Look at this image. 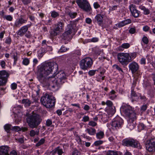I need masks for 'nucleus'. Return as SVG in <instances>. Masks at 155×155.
I'll list each match as a JSON object with an SVG mask.
<instances>
[{"label": "nucleus", "instance_id": "nucleus-34", "mask_svg": "<svg viewBox=\"0 0 155 155\" xmlns=\"http://www.w3.org/2000/svg\"><path fill=\"white\" fill-rule=\"evenodd\" d=\"M94 52L95 54L97 55H99L101 54H102L103 53V50L98 48H96Z\"/></svg>", "mask_w": 155, "mask_h": 155}, {"label": "nucleus", "instance_id": "nucleus-48", "mask_svg": "<svg viewBox=\"0 0 155 155\" xmlns=\"http://www.w3.org/2000/svg\"><path fill=\"white\" fill-rule=\"evenodd\" d=\"M17 84L15 83H13L11 85V87L12 90H15L17 88Z\"/></svg>", "mask_w": 155, "mask_h": 155}, {"label": "nucleus", "instance_id": "nucleus-7", "mask_svg": "<svg viewBox=\"0 0 155 155\" xmlns=\"http://www.w3.org/2000/svg\"><path fill=\"white\" fill-rule=\"evenodd\" d=\"M117 58L119 62L122 65L127 66L129 63L132 61L131 57L129 53H119L117 54Z\"/></svg>", "mask_w": 155, "mask_h": 155}, {"label": "nucleus", "instance_id": "nucleus-29", "mask_svg": "<svg viewBox=\"0 0 155 155\" xmlns=\"http://www.w3.org/2000/svg\"><path fill=\"white\" fill-rule=\"evenodd\" d=\"M22 104H24L25 106L26 107L29 106L31 104V101L28 99H23L22 100Z\"/></svg>", "mask_w": 155, "mask_h": 155}, {"label": "nucleus", "instance_id": "nucleus-46", "mask_svg": "<svg viewBox=\"0 0 155 155\" xmlns=\"http://www.w3.org/2000/svg\"><path fill=\"white\" fill-rule=\"evenodd\" d=\"M97 70V71L99 72L100 74L102 75H103L105 72V70L104 69L101 68V67L99 68Z\"/></svg>", "mask_w": 155, "mask_h": 155}, {"label": "nucleus", "instance_id": "nucleus-32", "mask_svg": "<svg viewBox=\"0 0 155 155\" xmlns=\"http://www.w3.org/2000/svg\"><path fill=\"white\" fill-rule=\"evenodd\" d=\"M39 133V130H37L35 131L34 130H31L30 132V136L33 137L35 135H38Z\"/></svg>", "mask_w": 155, "mask_h": 155}, {"label": "nucleus", "instance_id": "nucleus-33", "mask_svg": "<svg viewBox=\"0 0 155 155\" xmlns=\"http://www.w3.org/2000/svg\"><path fill=\"white\" fill-rule=\"evenodd\" d=\"M28 17L29 18V19L30 21H32V22H35V17L34 15L33 14H28Z\"/></svg>", "mask_w": 155, "mask_h": 155}, {"label": "nucleus", "instance_id": "nucleus-11", "mask_svg": "<svg viewBox=\"0 0 155 155\" xmlns=\"http://www.w3.org/2000/svg\"><path fill=\"white\" fill-rule=\"evenodd\" d=\"M93 62L91 59L87 57L81 60L80 61V65L81 69L85 70L90 68Z\"/></svg>", "mask_w": 155, "mask_h": 155}, {"label": "nucleus", "instance_id": "nucleus-43", "mask_svg": "<svg viewBox=\"0 0 155 155\" xmlns=\"http://www.w3.org/2000/svg\"><path fill=\"white\" fill-rule=\"evenodd\" d=\"M13 58L14 59V64L15 65L16 64L17 61L18 60L17 54V53H14L12 55Z\"/></svg>", "mask_w": 155, "mask_h": 155}, {"label": "nucleus", "instance_id": "nucleus-16", "mask_svg": "<svg viewBox=\"0 0 155 155\" xmlns=\"http://www.w3.org/2000/svg\"><path fill=\"white\" fill-rule=\"evenodd\" d=\"M68 29L63 33L61 36V38L64 40L68 39L71 33L73 28L71 25H68Z\"/></svg>", "mask_w": 155, "mask_h": 155}, {"label": "nucleus", "instance_id": "nucleus-58", "mask_svg": "<svg viewBox=\"0 0 155 155\" xmlns=\"http://www.w3.org/2000/svg\"><path fill=\"white\" fill-rule=\"evenodd\" d=\"M96 71H97V70H90L89 71L88 74L90 76H93L94 75Z\"/></svg>", "mask_w": 155, "mask_h": 155}, {"label": "nucleus", "instance_id": "nucleus-64", "mask_svg": "<svg viewBox=\"0 0 155 155\" xmlns=\"http://www.w3.org/2000/svg\"><path fill=\"white\" fill-rule=\"evenodd\" d=\"M136 32V30L134 28H131L129 30V32L131 34H134Z\"/></svg>", "mask_w": 155, "mask_h": 155}, {"label": "nucleus", "instance_id": "nucleus-61", "mask_svg": "<svg viewBox=\"0 0 155 155\" xmlns=\"http://www.w3.org/2000/svg\"><path fill=\"white\" fill-rule=\"evenodd\" d=\"M46 40H44L42 41V48H45L47 46L46 44Z\"/></svg>", "mask_w": 155, "mask_h": 155}, {"label": "nucleus", "instance_id": "nucleus-55", "mask_svg": "<svg viewBox=\"0 0 155 155\" xmlns=\"http://www.w3.org/2000/svg\"><path fill=\"white\" fill-rule=\"evenodd\" d=\"M146 58H142L140 61V63L141 64L145 65L146 63Z\"/></svg>", "mask_w": 155, "mask_h": 155}, {"label": "nucleus", "instance_id": "nucleus-19", "mask_svg": "<svg viewBox=\"0 0 155 155\" xmlns=\"http://www.w3.org/2000/svg\"><path fill=\"white\" fill-rule=\"evenodd\" d=\"M129 8L132 15L135 18L139 17V12L136 9L135 6L133 5H131L129 6Z\"/></svg>", "mask_w": 155, "mask_h": 155}, {"label": "nucleus", "instance_id": "nucleus-45", "mask_svg": "<svg viewBox=\"0 0 155 155\" xmlns=\"http://www.w3.org/2000/svg\"><path fill=\"white\" fill-rule=\"evenodd\" d=\"M69 49V48H66L64 46H62L58 52H65Z\"/></svg>", "mask_w": 155, "mask_h": 155}, {"label": "nucleus", "instance_id": "nucleus-28", "mask_svg": "<svg viewBox=\"0 0 155 155\" xmlns=\"http://www.w3.org/2000/svg\"><path fill=\"white\" fill-rule=\"evenodd\" d=\"M96 134L97 138L99 139L103 138L104 135V132L102 131H99Z\"/></svg>", "mask_w": 155, "mask_h": 155}, {"label": "nucleus", "instance_id": "nucleus-59", "mask_svg": "<svg viewBox=\"0 0 155 155\" xmlns=\"http://www.w3.org/2000/svg\"><path fill=\"white\" fill-rule=\"evenodd\" d=\"M11 38L10 37H8L6 38V40L5 41V43L8 44H10L11 43Z\"/></svg>", "mask_w": 155, "mask_h": 155}, {"label": "nucleus", "instance_id": "nucleus-44", "mask_svg": "<svg viewBox=\"0 0 155 155\" xmlns=\"http://www.w3.org/2000/svg\"><path fill=\"white\" fill-rule=\"evenodd\" d=\"M45 141V139L43 138L41 139L39 141L36 143V146L38 147L43 144Z\"/></svg>", "mask_w": 155, "mask_h": 155}, {"label": "nucleus", "instance_id": "nucleus-36", "mask_svg": "<svg viewBox=\"0 0 155 155\" xmlns=\"http://www.w3.org/2000/svg\"><path fill=\"white\" fill-rule=\"evenodd\" d=\"M130 46V44L127 43H124L122 44L121 46L119 48H123L124 49H127Z\"/></svg>", "mask_w": 155, "mask_h": 155}, {"label": "nucleus", "instance_id": "nucleus-2", "mask_svg": "<svg viewBox=\"0 0 155 155\" xmlns=\"http://www.w3.org/2000/svg\"><path fill=\"white\" fill-rule=\"evenodd\" d=\"M48 78V85L53 91L58 90L61 85L65 82L66 78L65 74L60 71Z\"/></svg>", "mask_w": 155, "mask_h": 155}, {"label": "nucleus", "instance_id": "nucleus-15", "mask_svg": "<svg viewBox=\"0 0 155 155\" xmlns=\"http://www.w3.org/2000/svg\"><path fill=\"white\" fill-rule=\"evenodd\" d=\"M27 21V18L24 19L20 17L15 20L13 27L14 28H19L23 24H26Z\"/></svg>", "mask_w": 155, "mask_h": 155}, {"label": "nucleus", "instance_id": "nucleus-21", "mask_svg": "<svg viewBox=\"0 0 155 155\" xmlns=\"http://www.w3.org/2000/svg\"><path fill=\"white\" fill-rule=\"evenodd\" d=\"M136 118H128L127 127L130 130H132L135 127V123L134 120Z\"/></svg>", "mask_w": 155, "mask_h": 155}, {"label": "nucleus", "instance_id": "nucleus-26", "mask_svg": "<svg viewBox=\"0 0 155 155\" xmlns=\"http://www.w3.org/2000/svg\"><path fill=\"white\" fill-rule=\"evenodd\" d=\"M101 104L103 106L106 104L108 107V108L114 106H113V102L109 100H107L106 102H105L104 101H102Z\"/></svg>", "mask_w": 155, "mask_h": 155}, {"label": "nucleus", "instance_id": "nucleus-40", "mask_svg": "<svg viewBox=\"0 0 155 155\" xmlns=\"http://www.w3.org/2000/svg\"><path fill=\"white\" fill-rule=\"evenodd\" d=\"M30 63V61L28 58H25L23 59L22 61V64H23L27 66Z\"/></svg>", "mask_w": 155, "mask_h": 155}, {"label": "nucleus", "instance_id": "nucleus-10", "mask_svg": "<svg viewBox=\"0 0 155 155\" xmlns=\"http://www.w3.org/2000/svg\"><path fill=\"white\" fill-rule=\"evenodd\" d=\"M123 124V119L119 116H117L113 120L110 125L112 129L114 130H117L122 127Z\"/></svg>", "mask_w": 155, "mask_h": 155}, {"label": "nucleus", "instance_id": "nucleus-57", "mask_svg": "<svg viewBox=\"0 0 155 155\" xmlns=\"http://www.w3.org/2000/svg\"><path fill=\"white\" fill-rule=\"evenodd\" d=\"M52 124V121L50 119H48L46 121V125L49 127Z\"/></svg>", "mask_w": 155, "mask_h": 155}, {"label": "nucleus", "instance_id": "nucleus-9", "mask_svg": "<svg viewBox=\"0 0 155 155\" xmlns=\"http://www.w3.org/2000/svg\"><path fill=\"white\" fill-rule=\"evenodd\" d=\"M122 144L123 145L128 147H130L140 149L142 148V146L139 142L137 140H134L133 139H125L122 140Z\"/></svg>", "mask_w": 155, "mask_h": 155}, {"label": "nucleus", "instance_id": "nucleus-50", "mask_svg": "<svg viewBox=\"0 0 155 155\" xmlns=\"http://www.w3.org/2000/svg\"><path fill=\"white\" fill-rule=\"evenodd\" d=\"M21 1L24 5H27L30 3L31 0H21Z\"/></svg>", "mask_w": 155, "mask_h": 155}, {"label": "nucleus", "instance_id": "nucleus-51", "mask_svg": "<svg viewBox=\"0 0 155 155\" xmlns=\"http://www.w3.org/2000/svg\"><path fill=\"white\" fill-rule=\"evenodd\" d=\"M89 117L87 116H85L83 117L81 120L84 122H86L89 121Z\"/></svg>", "mask_w": 155, "mask_h": 155}, {"label": "nucleus", "instance_id": "nucleus-6", "mask_svg": "<svg viewBox=\"0 0 155 155\" xmlns=\"http://www.w3.org/2000/svg\"><path fill=\"white\" fill-rule=\"evenodd\" d=\"M54 28L50 31L49 36L51 39L59 35L63 31L64 24L63 22L59 21L54 25Z\"/></svg>", "mask_w": 155, "mask_h": 155}, {"label": "nucleus", "instance_id": "nucleus-24", "mask_svg": "<svg viewBox=\"0 0 155 155\" xmlns=\"http://www.w3.org/2000/svg\"><path fill=\"white\" fill-rule=\"evenodd\" d=\"M116 92L115 91L112 90L108 94V97L111 100H113L115 99L117 96L116 94Z\"/></svg>", "mask_w": 155, "mask_h": 155}, {"label": "nucleus", "instance_id": "nucleus-14", "mask_svg": "<svg viewBox=\"0 0 155 155\" xmlns=\"http://www.w3.org/2000/svg\"><path fill=\"white\" fill-rule=\"evenodd\" d=\"M32 25V23L30 22V24L22 26L18 31L17 33V35L21 36H23L27 31L28 28Z\"/></svg>", "mask_w": 155, "mask_h": 155}, {"label": "nucleus", "instance_id": "nucleus-3", "mask_svg": "<svg viewBox=\"0 0 155 155\" xmlns=\"http://www.w3.org/2000/svg\"><path fill=\"white\" fill-rule=\"evenodd\" d=\"M40 101L41 104L47 108H50L54 106L55 102V98L47 93L43 95Z\"/></svg>", "mask_w": 155, "mask_h": 155}, {"label": "nucleus", "instance_id": "nucleus-4", "mask_svg": "<svg viewBox=\"0 0 155 155\" xmlns=\"http://www.w3.org/2000/svg\"><path fill=\"white\" fill-rule=\"evenodd\" d=\"M41 121L40 116L36 114L31 115L26 118V121L29 126L32 129L36 127Z\"/></svg>", "mask_w": 155, "mask_h": 155}, {"label": "nucleus", "instance_id": "nucleus-52", "mask_svg": "<svg viewBox=\"0 0 155 155\" xmlns=\"http://www.w3.org/2000/svg\"><path fill=\"white\" fill-rule=\"evenodd\" d=\"M5 65L6 63L5 61L2 60L0 62V65L3 69L5 68Z\"/></svg>", "mask_w": 155, "mask_h": 155}, {"label": "nucleus", "instance_id": "nucleus-23", "mask_svg": "<svg viewBox=\"0 0 155 155\" xmlns=\"http://www.w3.org/2000/svg\"><path fill=\"white\" fill-rule=\"evenodd\" d=\"M85 132L91 136L94 135L96 134V130L91 127L87 128L85 130Z\"/></svg>", "mask_w": 155, "mask_h": 155}, {"label": "nucleus", "instance_id": "nucleus-47", "mask_svg": "<svg viewBox=\"0 0 155 155\" xmlns=\"http://www.w3.org/2000/svg\"><path fill=\"white\" fill-rule=\"evenodd\" d=\"M142 41L145 44H148L149 42L148 38L146 36H144L143 37L142 39Z\"/></svg>", "mask_w": 155, "mask_h": 155}, {"label": "nucleus", "instance_id": "nucleus-56", "mask_svg": "<svg viewBox=\"0 0 155 155\" xmlns=\"http://www.w3.org/2000/svg\"><path fill=\"white\" fill-rule=\"evenodd\" d=\"M145 126L142 123H140L138 126V128L141 130H143L145 128Z\"/></svg>", "mask_w": 155, "mask_h": 155}, {"label": "nucleus", "instance_id": "nucleus-63", "mask_svg": "<svg viewBox=\"0 0 155 155\" xmlns=\"http://www.w3.org/2000/svg\"><path fill=\"white\" fill-rule=\"evenodd\" d=\"M45 50L48 51H51L53 49L51 46H47L45 48Z\"/></svg>", "mask_w": 155, "mask_h": 155}, {"label": "nucleus", "instance_id": "nucleus-27", "mask_svg": "<svg viewBox=\"0 0 155 155\" xmlns=\"http://www.w3.org/2000/svg\"><path fill=\"white\" fill-rule=\"evenodd\" d=\"M54 149L56 153L58 155H61L64 153L63 149L59 146L56 147Z\"/></svg>", "mask_w": 155, "mask_h": 155}, {"label": "nucleus", "instance_id": "nucleus-17", "mask_svg": "<svg viewBox=\"0 0 155 155\" xmlns=\"http://www.w3.org/2000/svg\"><path fill=\"white\" fill-rule=\"evenodd\" d=\"M129 68L132 73L136 72L139 68L138 64L135 62H132L129 65Z\"/></svg>", "mask_w": 155, "mask_h": 155}, {"label": "nucleus", "instance_id": "nucleus-31", "mask_svg": "<svg viewBox=\"0 0 155 155\" xmlns=\"http://www.w3.org/2000/svg\"><path fill=\"white\" fill-rule=\"evenodd\" d=\"M140 8L143 11V13L145 15H148L150 13V11L149 10L146 8L144 6H141L140 7Z\"/></svg>", "mask_w": 155, "mask_h": 155}, {"label": "nucleus", "instance_id": "nucleus-8", "mask_svg": "<svg viewBox=\"0 0 155 155\" xmlns=\"http://www.w3.org/2000/svg\"><path fill=\"white\" fill-rule=\"evenodd\" d=\"M78 6L84 11L91 14L92 12V8L87 0H76Z\"/></svg>", "mask_w": 155, "mask_h": 155}, {"label": "nucleus", "instance_id": "nucleus-25", "mask_svg": "<svg viewBox=\"0 0 155 155\" xmlns=\"http://www.w3.org/2000/svg\"><path fill=\"white\" fill-rule=\"evenodd\" d=\"M107 111L109 114L111 115L114 114L116 112V109L114 106L108 108L107 109Z\"/></svg>", "mask_w": 155, "mask_h": 155}, {"label": "nucleus", "instance_id": "nucleus-38", "mask_svg": "<svg viewBox=\"0 0 155 155\" xmlns=\"http://www.w3.org/2000/svg\"><path fill=\"white\" fill-rule=\"evenodd\" d=\"M107 155H118L117 152L113 150H108L106 153Z\"/></svg>", "mask_w": 155, "mask_h": 155}, {"label": "nucleus", "instance_id": "nucleus-13", "mask_svg": "<svg viewBox=\"0 0 155 155\" xmlns=\"http://www.w3.org/2000/svg\"><path fill=\"white\" fill-rule=\"evenodd\" d=\"M145 144L146 149L149 152H153L155 151V142L153 139L147 140Z\"/></svg>", "mask_w": 155, "mask_h": 155}, {"label": "nucleus", "instance_id": "nucleus-22", "mask_svg": "<svg viewBox=\"0 0 155 155\" xmlns=\"http://www.w3.org/2000/svg\"><path fill=\"white\" fill-rule=\"evenodd\" d=\"M131 20L130 19H127L121 21L118 24V26L119 27H122L126 25L129 24L131 23Z\"/></svg>", "mask_w": 155, "mask_h": 155}, {"label": "nucleus", "instance_id": "nucleus-35", "mask_svg": "<svg viewBox=\"0 0 155 155\" xmlns=\"http://www.w3.org/2000/svg\"><path fill=\"white\" fill-rule=\"evenodd\" d=\"M11 125L9 124H6L4 126V129L7 133H8L10 132L11 130Z\"/></svg>", "mask_w": 155, "mask_h": 155}, {"label": "nucleus", "instance_id": "nucleus-54", "mask_svg": "<svg viewBox=\"0 0 155 155\" xmlns=\"http://www.w3.org/2000/svg\"><path fill=\"white\" fill-rule=\"evenodd\" d=\"M12 130L16 131H21V128L18 126L13 127L12 128Z\"/></svg>", "mask_w": 155, "mask_h": 155}, {"label": "nucleus", "instance_id": "nucleus-60", "mask_svg": "<svg viewBox=\"0 0 155 155\" xmlns=\"http://www.w3.org/2000/svg\"><path fill=\"white\" fill-rule=\"evenodd\" d=\"M154 93V91L152 89H150L147 92V94L151 97L153 96Z\"/></svg>", "mask_w": 155, "mask_h": 155}, {"label": "nucleus", "instance_id": "nucleus-18", "mask_svg": "<svg viewBox=\"0 0 155 155\" xmlns=\"http://www.w3.org/2000/svg\"><path fill=\"white\" fill-rule=\"evenodd\" d=\"M104 15L100 14H97L94 18V21L100 26H101L103 23V20Z\"/></svg>", "mask_w": 155, "mask_h": 155}, {"label": "nucleus", "instance_id": "nucleus-5", "mask_svg": "<svg viewBox=\"0 0 155 155\" xmlns=\"http://www.w3.org/2000/svg\"><path fill=\"white\" fill-rule=\"evenodd\" d=\"M120 110L128 118H136V113L134 108L130 105L123 104L120 108Z\"/></svg>", "mask_w": 155, "mask_h": 155}, {"label": "nucleus", "instance_id": "nucleus-30", "mask_svg": "<svg viewBox=\"0 0 155 155\" xmlns=\"http://www.w3.org/2000/svg\"><path fill=\"white\" fill-rule=\"evenodd\" d=\"M68 14L69 17L71 18H75L77 15V12H73L71 11H68Z\"/></svg>", "mask_w": 155, "mask_h": 155}, {"label": "nucleus", "instance_id": "nucleus-62", "mask_svg": "<svg viewBox=\"0 0 155 155\" xmlns=\"http://www.w3.org/2000/svg\"><path fill=\"white\" fill-rule=\"evenodd\" d=\"M93 6L95 9H97L100 7V5L97 2H95L93 4Z\"/></svg>", "mask_w": 155, "mask_h": 155}, {"label": "nucleus", "instance_id": "nucleus-53", "mask_svg": "<svg viewBox=\"0 0 155 155\" xmlns=\"http://www.w3.org/2000/svg\"><path fill=\"white\" fill-rule=\"evenodd\" d=\"M88 124L92 127H95L97 125V123L93 121H91L89 122Z\"/></svg>", "mask_w": 155, "mask_h": 155}, {"label": "nucleus", "instance_id": "nucleus-20", "mask_svg": "<svg viewBox=\"0 0 155 155\" xmlns=\"http://www.w3.org/2000/svg\"><path fill=\"white\" fill-rule=\"evenodd\" d=\"M9 148L8 146H2L0 147V155H9Z\"/></svg>", "mask_w": 155, "mask_h": 155}, {"label": "nucleus", "instance_id": "nucleus-39", "mask_svg": "<svg viewBox=\"0 0 155 155\" xmlns=\"http://www.w3.org/2000/svg\"><path fill=\"white\" fill-rule=\"evenodd\" d=\"M44 54V52H42V49H40L38 52V56L39 59L42 57Z\"/></svg>", "mask_w": 155, "mask_h": 155}, {"label": "nucleus", "instance_id": "nucleus-12", "mask_svg": "<svg viewBox=\"0 0 155 155\" xmlns=\"http://www.w3.org/2000/svg\"><path fill=\"white\" fill-rule=\"evenodd\" d=\"M9 76V74L6 71H0V86L5 85Z\"/></svg>", "mask_w": 155, "mask_h": 155}, {"label": "nucleus", "instance_id": "nucleus-42", "mask_svg": "<svg viewBox=\"0 0 155 155\" xmlns=\"http://www.w3.org/2000/svg\"><path fill=\"white\" fill-rule=\"evenodd\" d=\"M3 18L9 21H12L13 19L12 17L10 15H5L3 16Z\"/></svg>", "mask_w": 155, "mask_h": 155}, {"label": "nucleus", "instance_id": "nucleus-37", "mask_svg": "<svg viewBox=\"0 0 155 155\" xmlns=\"http://www.w3.org/2000/svg\"><path fill=\"white\" fill-rule=\"evenodd\" d=\"M51 16L52 18H55L59 16V13L55 11H52L51 12Z\"/></svg>", "mask_w": 155, "mask_h": 155}, {"label": "nucleus", "instance_id": "nucleus-49", "mask_svg": "<svg viewBox=\"0 0 155 155\" xmlns=\"http://www.w3.org/2000/svg\"><path fill=\"white\" fill-rule=\"evenodd\" d=\"M103 143V141L101 140H99L96 141L94 143V145L96 146L100 145L102 144Z\"/></svg>", "mask_w": 155, "mask_h": 155}, {"label": "nucleus", "instance_id": "nucleus-1", "mask_svg": "<svg viewBox=\"0 0 155 155\" xmlns=\"http://www.w3.org/2000/svg\"><path fill=\"white\" fill-rule=\"evenodd\" d=\"M54 68H55V70L58 69L57 64L50 62L42 63L38 66L37 77L41 83L45 84L47 82L48 83L49 78L47 79L46 77L52 73Z\"/></svg>", "mask_w": 155, "mask_h": 155}, {"label": "nucleus", "instance_id": "nucleus-41", "mask_svg": "<svg viewBox=\"0 0 155 155\" xmlns=\"http://www.w3.org/2000/svg\"><path fill=\"white\" fill-rule=\"evenodd\" d=\"M114 69H115L122 73H123V71L121 68L117 64H114L113 66Z\"/></svg>", "mask_w": 155, "mask_h": 155}]
</instances>
